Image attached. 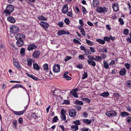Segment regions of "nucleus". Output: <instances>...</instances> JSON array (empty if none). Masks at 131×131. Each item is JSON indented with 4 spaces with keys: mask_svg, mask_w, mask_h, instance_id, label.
<instances>
[{
    "mask_svg": "<svg viewBox=\"0 0 131 131\" xmlns=\"http://www.w3.org/2000/svg\"><path fill=\"white\" fill-rule=\"evenodd\" d=\"M82 122L87 124H90L92 120H89L88 119H83L81 120Z\"/></svg>",
    "mask_w": 131,
    "mask_h": 131,
    "instance_id": "obj_18",
    "label": "nucleus"
},
{
    "mask_svg": "<svg viewBox=\"0 0 131 131\" xmlns=\"http://www.w3.org/2000/svg\"><path fill=\"white\" fill-rule=\"evenodd\" d=\"M126 121L128 123L131 125V117H128L126 119Z\"/></svg>",
    "mask_w": 131,
    "mask_h": 131,
    "instance_id": "obj_40",
    "label": "nucleus"
},
{
    "mask_svg": "<svg viewBox=\"0 0 131 131\" xmlns=\"http://www.w3.org/2000/svg\"><path fill=\"white\" fill-rule=\"evenodd\" d=\"M97 10L98 12L99 13H107V14L110 13L109 12H107L108 11V9L105 7H104L103 8L100 7H99L97 8Z\"/></svg>",
    "mask_w": 131,
    "mask_h": 131,
    "instance_id": "obj_3",
    "label": "nucleus"
},
{
    "mask_svg": "<svg viewBox=\"0 0 131 131\" xmlns=\"http://www.w3.org/2000/svg\"><path fill=\"white\" fill-rule=\"evenodd\" d=\"M83 101H84L88 103H89L90 102V100L86 98H83Z\"/></svg>",
    "mask_w": 131,
    "mask_h": 131,
    "instance_id": "obj_48",
    "label": "nucleus"
},
{
    "mask_svg": "<svg viewBox=\"0 0 131 131\" xmlns=\"http://www.w3.org/2000/svg\"><path fill=\"white\" fill-rule=\"evenodd\" d=\"M60 117L62 120L64 121L66 120V117L65 114L61 115Z\"/></svg>",
    "mask_w": 131,
    "mask_h": 131,
    "instance_id": "obj_43",
    "label": "nucleus"
},
{
    "mask_svg": "<svg viewBox=\"0 0 131 131\" xmlns=\"http://www.w3.org/2000/svg\"><path fill=\"white\" fill-rule=\"evenodd\" d=\"M7 20L10 22L12 23L15 22V20L14 18L12 16H9L7 17Z\"/></svg>",
    "mask_w": 131,
    "mask_h": 131,
    "instance_id": "obj_16",
    "label": "nucleus"
},
{
    "mask_svg": "<svg viewBox=\"0 0 131 131\" xmlns=\"http://www.w3.org/2000/svg\"><path fill=\"white\" fill-rule=\"evenodd\" d=\"M78 59H84V56L83 55H81L78 56Z\"/></svg>",
    "mask_w": 131,
    "mask_h": 131,
    "instance_id": "obj_53",
    "label": "nucleus"
},
{
    "mask_svg": "<svg viewBox=\"0 0 131 131\" xmlns=\"http://www.w3.org/2000/svg\"><path fill=\"white\" fill-rule=\"evenodd\" d=\"M76 67L77 68L79 69H82V64H78L76 66Z\"/></svg>",
    "mask_w": 131,
    "mask_h": 131,
    "instance_id": "obj_60",
    "label": "nucleus"
},
{
    "mask_svg": "<svg viewBox=\"0 0 131 131\" xmlns=\"http://www.w3.org/2000/svg\"><path fill=\"white\" fill-rule=\"evenodd\" d=\"M14 64L15 67L18 69L20 70V69L19 64L18 62L16 63L15 62V63H14Z\"/></svg>",
    "mask_w": 131,
    "mask_h": 131,
    "instance_id": "obj_34",
    "label": "nucleus"
},
{
    "mask_svg": "<svg viewBox=\"0 0 131 131\" xmlns=\"http://www.w3.org/2000/svg\"><path fill=\"white\" fill-rule=\"evenodd\" d=\"M82 9L84 14H86L87 13L86 9L85 8L84 6L82 7Z\"/></svg>",
    "mask_w": 131,
    "mask_h": 131,
    "instance_id": "obj_47",
    "label": "nucleus"
},
{
    "mask_svg": "<svg viewBox=\"0 0 131 131\" xmlns=\"http://www.w3.org/2000/svg\"><path fill=\"white\" fill-rule=\"evenodd\" d=\"M88 128L84 127L81 129V131H88Z\"/></svg>",
    "mask_w": 131,
    "mask_h": 131,
    "instance_id": "obj_55",
    "label": "nucleus"
},
{
    "mask_svg": "<svg viewBox=\"0 0 131 131\" xmlns=\"http://www.w3.org/2000/svg\"><path fill=\"white\" fill-rule=\"evenodd\" d=\"M39 24L42 27L45 29H47L49 26L47 23L43 21H41Z\"/></svg>",
    "mask_w": 131,
    "mask_h": 131,
    "instance_id": "obj_9",
    "label": "nucleus"
},
{
    "mask_svg": "<svg viewBox=\"0 0 131 131\" xmlns=\"http://www.w3.org/2000/svg\"><path fill=\"white\" fill-rule=\"evenodd\" d=\"M64 21L67 25H68L70 23V21L69 19L67 18H65Z\"/></svg>",
    "mask_w": 131,
    "mask_h": 131,
    "instance_id": "obj_41",
    "label": "nucleus"
},
{
    "mask_svg": "<svg viewBox=\"0 0 131 131\" xmlns=\"http://www.w3.org/2000/svg\"><path fill=\"white\" fill-rule=\"evenodd\" d=\"M96 41L102 44H104L105 43V41L104 40L101 39H97Z\"/></svg>",
    "mask_w": 131,
    "mask_h": 131,
    "instance_id": "obj_29",
    "label": "nucleus"
},
{
    "mask_svg": "<svg viewBox=\"0 0 131 131\" xmlns=\"http://www.w3.org/2000/svg\"><path fill=\"white\" fill-rule=\"evenodd\" d=\"M127 85V87H131V80H127L126 81Z\"/></svg>",
    "mask_w": 131,
    "mask_h": 131,
    "instance_id": "obj_35",
    "label": "nucleus"
},
{
    "mask_svg": "<svg viewBox=\"0 0 131 131\" xmlns=\"http://www.w3.org/2000/svg\"><path fill=\"white\" fill-rule=\"evenodd\" d=\"M58 119V118L57 116H55L54 118H53V123H55L56 122Z\"/></svg>",
    "mask_w": 131,
    "mask_h": 131,
    "instance_id": "obj_52",
    "label": "nucleus"
},
{
    "mask_svg": "<svg viewBox=\"0 0 131 131\" xmlns=\"http://www.w3.org/2000/svg\"><path fill=\"white\" fill-rule=\"evenodd\" d=\"M125 66L127 69H130V65L128 63H125Z\"/></svg>",
    "mask_w": 131,
    "mask_h": 131,
    "instance_id": "obj_49",
    "label": "nucleus"
},
{
    "mask_svg": "<svg viewBox=\"0 0 131 131\" xmlns=\"http://www.w3.org/2000/svg\"><path fill=\"white\" fill-rule=\"evenodd\" d=\"M110 38L107 37H105L104 38V40L106 41L107 42H110Z\"/></svg>",
    "mask_w": 131,
    "mask_h": 131,
    "instance_id": "obj_46",
    "label": "nucleus"
},
{
    "mask_svg": "<svg viewBox=\"0 0 131 131\" xmlns=\"http://www.w3.org/2000/svg\"><path fill=\"white\" fill-rule=\"evenodd\" d=\"M33 79L36 80V81H38L39 80V79L37 77H36L34 75H33L31 78Z\"/></svg>",
    "mask_w": 131,
    "mask_h": 131,
    "instance_id": "obj_57",
    "label": "nucleus"
},
{
    "mask_svg": "<svg viewBox=\"0 0 131 131\" xmlns=\"http://www.w3.org/2000/svg\"><path fill=\"white\" fill-rule=\"evenodd\" d=\"M119 21L120 22L121 25H124V22L123 19L121 18H119L118 19Z\"/></svg>",
    "mask_w": 131,
    "mask_h": 131,
    "instance_id": "obj_50",
    "label": "nucleus"
},
{
    "mask_svg": "<svg viewBox=\"0 0 131 131\" xmlns=\"http://www.w3.org/2000/svg\"><path fill=\"white\" fill-rule=\"evenodd\" d=\"M60 112L61 115L65 114H66V111L63 109H61Z\"/></svg>",
    "mask_w": 131,
    "mask_h": 131,
    "instance_id": "obj_62",
    "label": "nucleus"
},
{
    "mask_svg": "<svg viewBox=\"0 0 131 131\" xmlns=\"http://www.w3.org/2000/svg\"><path fill=\"white\" fill-rule=\"evenodd\" d=\"M60 67L59 65L55 64L53 68V72L55 73H58L60 71Z\"/></svg>",
    "mask_w": 131,
    "mask_h": 131,
    "instance_id": "obj_8",
    "label": "nucleus"
},
{
    "mask_svg": "<svg viewBox=\"0 0 131 131\" xmlns=\"http://www.w3.org/2000/svg\"><path fill=\"white\" fill-rule=\"evenodd\" d=\"M64 23L62 21L59 22L57 25L60 27H63Z\"/></svg>",
    "mask_w": 131,
    "mask_h": 131,
    "instance_id": "obj_37",
    "label": "nucleus"
},
{
    "mask_svg": "<svg viewBox=\"0 0 131 131\" xmlns=\"http://www.w3.org/2000/svg\"><path fill=\"white\" fill-rule=\"evenodd\" d=\"M113 10L115 11H117L119 10L118 5L117 3L113 4Z\"/></svg>",
    "mask_w": 131,
    "mask_h": 131,
    "instance_id": "obj_20",
    "label": "nucleus"
},
{
    "mask_svg": "<svg viewBox=\"0 0 131 131\" xmlns=\"http://www.w3.org/2000/svg\"><path fill=\"white\" fill-rule=\"evenodd\" d=\"M79 23L81 25V27H82L84 25L83 21L82 19L79 20Z\"/></svg>",
    "mask_w": 131,
    "mask_h": 131,
    "instance_id": "obj_59",
    "label": "nucleus"
},
{
    "mask_svg": "<svg viewBox=\"0 0 131 131\" xmlns=\"http://www.w3.org/2000/svg\"><path fill=\"white\" fill-rule=\"evenodd\" d=\"M99 2L98 0H93V4L95 7H98Z\"/></svg>",
    "mask_w": 131,
    "mask_h": 131,
    "instance_id": "obj_21",
    "label": "nucleus"
},
{
    "mask_svg": "<svg viewBox=\"0 0 131 131\" xmlns=\"http://www.w3.org/2000/svg\"><path fill=\"white\" fill-rule=\"evenodd\" d=\"M25 49L24 48H22L20 50V54L22 56H23L25 53Z\"/></svg>",
    "mask_w": 131,
    "mask_h": 131,
    "instance_id": "obj_33",
    "label": "nucleus"
},
{
    "mask_svg": "<svg viewBox=\"0 0 131 131\" xmlns=\"http://www.w3.org/2000/svg\"><path fill=\"white\" fill-rule=\"evenodd\" d=\"M43 67L44 68L43 69L45 71H48L49 68L48 65L47 63H45L43 65Z\"/></svg>",
    "mask_w": 131,
    "mask_h": 131,
    "instance_id": "obj_24",
    "label": "nucleus"
},
{
    "mask_svg": "<svg viewBox=\"0 0 131 131\" xmlns=\"http://www.w3.org/2000/svg\"><path fill=\"white\" fill-rule=\"evenodd\" d=\"M31 117L34 118V119L36 118L37 117V116L34 113H32L31 114Z\"/></svg>",
    "mask_w": 131,
    "mask_h": 131,
    "instance_id": "obj_56",
    "label": "nucleus"
},
{
    "mask_svg": "<svg viewBox=\"0 0 131 131\" xmlns=\"http://www.w3.org/2000/svg\"><path fill=\"white\" fill-rule=\"evenodd\" d=\"M126 70L124 68H122L119 72L120 75L121 76H123L126 73Z\"/></svg>",
    "mask_w": 131,
    "mask_h": 131,
    "instance_id": "obj_14",
    "label": "nucleus"
},
{
    "mask_svg": "<svg viewBox=\"0 0 131 131\" xmlns=\"http://www.w3.org/2000/svg\"><path fill=\"white\" fill-rule=\"evenodd\" d=\"M63 104H70V101L69 100H65L64 101Z\"/></svg>",
    "mask_w": 131,
    "mask_h": 131,
    "instance_id": "obj_51",
    "label": "nucleus"
},
{
    "mask_svg": "<svg viewBox=\"0 0 131 131\" xmlns=\"http://www.w3.org/2000/svg\"><path fill=\"white\" fill-rule=\"evenodd\" d=\"M109 94H110L108 92H104L103 93L99 94V95L104 97H107L109 95Z\"/></svg>",
    "mask_w": 131,
    "mask_h": 131,
    "instance_id": "obj_22",
    "label": "nucleus"
},
{
    "mask_svg": "<svg viewBox=\"0 0 131 131\" xmlns=\"http://www.w3.org/2000/svg\"><path fill=\"white\" fill-rule=\"evenodd\" d=\"M73 42L75 43H78V44H81V42L78 40L75 39H74L73 40Z\"/></svg>",
    "mask_w": 131,
    "mask_h": 131,
    "instance_id": "obj_45",
    "label": "nucleus"
},
{
    "mask_svg": "<svg viewBox=\"0 0 131 131\" xmlns=\"http://www.w3.org/2000/svg\"><path fill=\"white\" fill-rule=\"evenodd\" d=\"M15 37L17 40H24L25 38V36L24 35L21 34H18L15 35Z\"/></svg>",
    "mask_w": 131,
    "mask_h": 131,
    "instance_id": "obj_5",
    "label": "nucleus"
},
{
    "mask_svg": "<svg viewBox=\"0 0 131 131\" xmlns=\"http://www.w3.org/2000/svg\"><path fill=\"white\" fill-rule=\"evenodd\" d=\"M33 66L34 69L38 71L40 69V67L36 63H34Z\"/></svg>",
    "mask_w": 131,
    "mask_h": 131,
    "instance_id": "obj_23",
    "label": "nucleus"
},
{
    "mask_svg": "<svg viewBox=\"0 0 131 131\" xmlns=\"http://www.w3.org/2000/svg\"><path fill=\"white\" fill-rule=\"evenodd\" d=\"M129 32V30L127 29H124L123 30V33L125 35L128 34Z\"/></svg>",
    "mask_w": 131,
    "mask_h": 131,
    "instance_id": "obj_39",
    "label": "nucleus"
},
{
    "mask_svg": "<svg viewBox=\"0 0 131 131\" xmlns=\"http://www.w3.org/2000/svg\"><path fill=\"white\" fill-rule=\"evenodd\" d=\"M86 43L89 45L92 46L93 45V42L91 41L90 40L87 39H86Z\"/></svg>",
    "mask_w": 131,
    "mask_h": 131,
    "instance_id": "obj_36",
    "label": "nucleus"
},
{
    "mask_svg": "<svg viewBox=\"0 0 131 131\" xmlns=\"http://www.w3.org/2000/svg\"><path fill=\"white\" fill-rule=\"evenodd\" d=\"M73 122L76 125V126H78V125H80L81 124V122H80V121L79 120L74 121Z\"/></svg>",
    "mask_w": 131,
    "mask_h": 131,
    "instance_id": "obj_38",
    "label": "nucleus"
},
{
    "mask_svg": "<svg viewBox=\"0 0 131 131\" xmlns=\"http://www.w3.org/2000/svg\"><path fill=\"white\" fill-rule=\"evenodd\" d=\"M71 128L72 129L73 131H76L78 129V126L72 125L71 126Z\"/></svg>",
    "mask_w": 131,
    "mask_h": 131,
    "instance_id": "obj_32",
    "label": "nucleus"
},
{
    "mask_svg": "<svg viewBox=\"0 0 131 131\" xmlns=\"http://www.w3.org/2000/svg\"><path fill=\"white\" fill-rule=\"evenodd\" d=\"M100 51L101 52H107V49L106 48H105L104 49H101L100 50Z\"/></svg>",
    "mask_w": 131,
    "mask_h": 131,
    "instance_id": "obj_61",
    "label": "nucleus"
},
{
    "mask_svg": "<svg viewBox=\"0 0 131 131\" xmlns=\"http://www.w3.org/2000/svg\"><path fill=\"white\" fill-rule=\"evenodd\" d=\"M88 58L89 59V60H94V58L93 57V56H88Z\"/></svg>",
    "mask_w": 131,
    "mask_h": 131,
    "instance_id": "obj_58",
    "label": "nucleus"
},
{
    "mask_svg": "<svg viewBox=\"0 0 131 131\" xmlns=\"http://www.w3.org/2000/svg\"><path fill=\"white\" fill-rule=\"evenodd\" d=\"M74 103L75 104L79 105H83V103L82 101L79 100H77L74 102Z\"/></svg>",
    "mask_w": 131,
    "mask_h": 131,
    "instance_id": "obj_28",
    "label": "nucleus"
},
{
    "mask_svg": "<svg viewBox=\"0 0 131 131\" xmlns=\"http://www.w3.org/2000/svg\"><path fill=\"white\" fill-rule=\"evenodd\" d=\"M93 60H87L89 64L91 65L93 67H94L96 65V64L95 61H93Z\"/></svg>",
    "mask_w": 131,
    "mask_h": 131,
    "instance_id": "obj_17",
    "label": "nucleus"
},
{
    "mask_svg": "<svg viewBox=\"0 0 131 131\" xmlns=\"http://www.w3.org/2000/svg\"><path fill=\"white\" fill-rule=\"evenodd\" d=\"M67 15L69 16L72 17L73 16V13L71 10V11L68 12H67Z\"/></svg>",
    "mask_w": 131,
    "mask_h": 131,
    "instance_id": "obj_42",
    "label": "nucleus"
},
{
    "mask_svg": "<svg viewBox=\"0 0 131 131\" xmlns=\"http://www.w3.org/2000/svg\"><path fill=\"white\" fill-rule=\"evenodd\" d=\"M103 66L106 69H108L109 68L108 63L105 61L103 62Z\"/></svg>",
    "mask_w": 131,
    "mask_h": 131,
    "instance_id": "obj_31",
    "label": "nucleus"
},
{
    "mask_svg": "<svg viewBox=\"0 0 131 131\" xmlns=\"http://www.w3.org/2000/svg\"><path fill=\"white\" fill-rule=\"evenodd\" d=\"M117 113L114 111H109L106 113V115L109 117H114L116 116Z\"/></svg>",
    "mask_w": 131,
    "mask_h": 131,
    "instance_id": "obj_6",
    "label": "nucleus"
},
{
    "mask_svg": "<svg viewBox=\"0 0 131 131\" xmlns=\"http://www.w3.org/2000/svg\"><path fill=\"white\" fill-rule=\"evenodd\" d=\"M24 42L23 40H18L16 42V44L18 47H20L24 45Z\"/></svg>",
    "mask_w": 131,
    "mask_h": 131,
    "instance_id": "obj_13",
    "label": "nucleus"
},
{
    "mask_svg": "<svg viewBox=\"0 0 131 131\" xmlns=\"http://www.w3.org/2000/svg\"><path fill=\"white\" fill-rule=\"evenodd\" d=\"M82 76H83L82 78V79H84L87 77L88 73L87 71H84V73L83 74Z\"/></svg>",
    "mask_w": 131,
    "mask_h": 131,
    "instance_id": "obj_26",
    "label": "nucleus"
},
{
    "mask_svg": "<svg viewBox=\"0 0 131 131\" xmlns=\"http://www.w3.org/2000/svg\"><path fill=\"white\" fill-rule=\"evenodd\" d=\"M38 19L40 20H42L44 21H45L47 20V19L44 17L43 16H39L37 17Z\"/></svg>",
    "mask_w": 131,
    "mask_h": 131,
    "instance_id": "obj_30",
    "label": "nucleus"
},
{
    "mask_svg": "<svg viewBox=\"0 0 131 131\" xmlns=\"http://www.w3.org/2000/svg\"><path fill=\"white\" fill-rule=\"evenodd\" d=\"M37 47V46L34 43L30 44L29 45L27 48V49L30 51L35 49Z\"/></svg>",
    "mask_w": 131,
    "mask_h": 131,
    "instance_id": "obj_7",
    "label": "nucleus"
},
{
    "mask_svg": "<svg viewBox=\"0 0 131 131\" xmlns=\"http://www.w3.org/2000/svg\"><path fill=\"white\" fill-rule=\"evenodd\" d=\"M121 115L122 117L127 116L129 115V114L127 112H124L121 113Z\"/></svg>",
    "mask_w": 131,
    "mask_h": 131,
    "instance_id": "obj_27",
    "label": "nucleus"
},
{
    "mask_svg": "<svg viewBox=\"0 0 131 131\" xmlns=\"http://www.w3.org/2000/svg\"><path fill=\"white\" fill-rule=\"evenodd\" d=\"M94 60L99 62L102 61V58L100 56H96L95 57V58H94Z\"/></svg>",
    "mask_w": 131,
    "mask_h": 131,
    "instance_id": "obj_25",
    "label": "nucleus"
},
{
    "mask_svg": "<svg viewBox=\"0 0 131 131\" xmlns=\"http://www.w3.org/2000/svg\"><path fill=\"white\" fill-rule=\"evenodd\" d=\"M84 52L85 53L86 55L90 54H91V52L89 51V50L85 49V50H84Z\"/></svg>",
    "mask_w": 131,
    "mask_h": 131,
    "instance_id": "obj_44",
    "label": "nucleus"
},
{
    "mask_svg": "<svg viewBox=\"0 0 131 131\" xmlns=\"http://www.w3.org/2000/svg\"><path fill=\"white\" fill-rule=\"evenodd\" d=\"M10 32L11 33L14 34H17L19 31L18 28L16 26H13L10 27Z\"/></svg>",
    "mask_w": 131,
    "mask_h": 131,
    "instance_id": "obj_2",
    "label": "nucleus"
},
{
    "mask_svg": "<svg viewBox=\"0 0 131 131\" xmlns=\"http://www.w3.org/2000/svg\"><path fill=\"white\" fill-rule=\"evenodd\" d=\"M80 32L82 34L83 36H85V32L84 30V29L80 31Z\"/></svg>",
    "mask_w": 131,
    "mask_h": 131,
    "instance_id": "obj_54",
    "label": "nucleus"
},
{
    "mask_svg": "<svg viewBox=\"0 0 131 131\" xmlns=\"http://www.w3.org/2000/svg\"><path fill=\"white\" fill-rule=\"evenodd\" d=\"M40 54V52L39 50H35L33 53L32 56L33 57L37 58L39 57Z\"/></svg>",
    "mask_w": 131,
    "mask_h": 131,
    "instance_id": "obj_10",
    "label": "nucleus"
},
{
    "mask_svg": "<svg viewBox=\"0 0 131 131\" xmlns=\"http://www.w3.org/2000/svg\"><path fill=\"white\" fill-rule=\"evenodd\" d=\"M58 35L59 36L62 35H63L65 34L69 35L70 34V33L69 32H67L63 30H59L58 32Z\"/></svg>",
    "mask_w": 131,
    "mask_h": 131,
    "instance_id": "obj_12",
    "label": "nucleus"
},
{
    "mask_svg": "<svg viewBox=\"0 0 131 131\" xmlns=\"http://www.w3.org/2000/svg\"><path fill=\"white\" fill-rule=\"evenodd\" d=\"M14 7L13 5H8L5 9L3 11V13L6 16H10L11 13L14 10Z\"/></svg>",
    "mask_w": 131,
    "mask_h": 131,
    "instance_id": "obj_1",
    "label": "nucleus"
},
{
    "mask_svg": "<svg viewBox=\"0 0 131 131\" xmlns=\"http://www.w3.org/2000/svg\"><path fill=\"white\" fill-rule=\"evenodd\" d=\"M64 78L67 80H70L71 79V78L68 75H66V76L64 77Z\"/></svg>",
    "mask_w": 131,
    "mask_h": 131,
    "instance_id": "obj_64",
    "label": "nucleus"
},
{
    "mask_svg": "<svg viewBox=\"0 0 131 131\" xmlns=\"http://www.w3.org/2000/svg\"><path fill=\"white\" fill-rule=\"evenodd\" d=\"M62 12L64 14L67 13L68 10V5L65 4L64 5L62 9Z\"/></svg>",
    "mask_w": 131,
    "mask_h": 131,
    "instance_id": "obj_15",
    "label": "nucleus"
},
{
    "mask_svg": "<svg viewBox=\"0 0 131 131\" xmlns=\"http://www.w3.org/2000/svg\"><path fill=\"white\" fill-rule=\"evenodd\" d=\"M27 61L28 66L29 67H31L32 65V62H34V61L31 59L28 58L27 59Z\"/></svg>",
    "mask_w": 131,
    "mask_h": 131,
    "instance_id": "obj_19",
    "label": "nucleus"
},
{
    "mask_svg": "<svg viewBox=\"0 0 131 131\" xmlns=\"http://www.w3.org/2000/svg\"><path fill=\"white\" fill-rule=\"evenodd\" d=\"M76 111L74 109L70 110L69 113V115L71 117H74L76 115Z\"/></svg>",
    "mask_w": 131,
    "mask_h": 131,
    "instance_id": "obj_11",
    "label": "nucleus"
},
{
    "mask_svg": "<svg viewBox=\"0 0 131 131\" xmlns=\"http://www.w3.org/2000/svg\"><path fill=\"white\" fill-rule=\"evenodd\" d=\"M81 106L77 105L75 106V108L78 111H79L81 110Z\"/></svg>",
    "mask_w": 131,
    "mask_h": 131,
    "instance_id": "obj_63",
    "label": "nucleus"
},
{
    "mask_svg": "<svg viewBox=\"0 0 131 131\" xmlns=\"http://www.w3.org/2000/svg\"><path fill=\"white\" fill-rule=\"evenodd\" d=\"M29 103H28L27 105H26V107L24 106L25 107L24 110L22 111H12L13 113L15 115H19L23 114L25 111L26 110L28 107V106L29 104Z\"/></svg>",
    "mask_w": 131,
    "mask_h": 131,
    "instance_id": "obj_4",
    "label": "nucleus"
}]
</instances>
